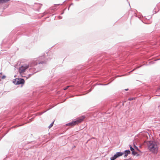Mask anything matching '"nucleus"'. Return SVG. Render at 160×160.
<instances>
[{"label": "nucleus", "instance_id": "nucleus-6", "mask_svg": "<svg viewBox=\"0 0 160 160\" xmlns=\"http://www.w3.org/2000/svg\"><path fill=\"white\" fill-rule=\"evenodd\" d=\"M76 125V124L75 121L66 124V125L67 126H74Z\"/></svg>", "mask_w": 160, "mask_h": 160}, {"label": "nucleus", "instance_id": "nucleus-4", "mask_svg": "<svg viewBox=\"0 0 160 160\" xmlns=\"http://www.w3.org/2000/svg\"><path fill=\"white\" fill-rule=\"evenodd\" d=\"M123 154V153L121 152H117L112 157L110 158V160H115L118 157L122 156Z\"/></svg>", "mask_w": 160, "mask_h": 160}, {"label": "nucleus", "instance_id": "nucleus-1", "mask_svg": "<svg viewBox=\"0 0 160 160\" xmlns=\"http://www.w3.org/2000/svg\"><path fill=\"white\" fill-rule=\"evenodd\" d=\"M149 151L154 153H157L158 152V143L154 141H150L147 143Z\"/></svg>", "mask_w": 160, "mask_h": 160}, {"label": "nucleus", "instance_id": "nucleus-10", "mask_svg": "<svg viewBox=\"0 0 160 160\" xmlns=\"http://www.w3.org/2000/svg\"><path fill=\"white\" fill-rule=\"evenodd\" d=\"M10 0H0V4L5 3Z\"/></svg>", "mask_w": 160, "mask_h": 160}, {"label": "nucleus", "instance_id": "nucleus-7", "mask_svg": "<svg viewBox=\"0 0 160 160\" xmlns=\"http://www.w3.org/2000/svg\"><path fill=\"white\" fill-rule=\"evenodd\" d=\"M130 150L132 152V154L134 155H136L137 154V153L135 152L134 149L133 148L131 145L130 146Z\"/></svg>", "mask_w": 160, "mask_h": 160}, {"label": "nucleus", "instance_id": "nucleus-2", "mask_svg": "<svg viewBox=\"0 0 160 160\" xmlns=\"http://www.w3.org/2000/svg\"><path fill=\"white\" fill-rule=\"evenodd\" d=\"M29 66H31V65H29V64H24L20 67L19 72L20 75H22V74L24 73L26 70L28 68Z\"/></svg>", "mask_w": 160, "mask_h": 160}, {"label": "nucleus", "instance_id": "nucleus-9", "mask_svg": "<svg viewBox=\"0 0 160 160\" xmlns=\"http://www.w3.org/2000/svg\"><path fill=\"white\" fill-rule=\"evenodd\" d=\"M10 0H0V4L5 3Z\"/></svg>", "mask_w": 160, "mask_h": 160}, {"label": "nucleus", "instance_id": "nucleus-13", "mask_svg": "<svg viewBox=\"0 0 160 160\" xmlns=\"http://www.w3.org/2000/svg\"><path fill=\"white\" fill-rule=\"evenodd\" d=\"M133 99H134V98H129V99H128V100H133Z\"/></svg>", "mask_w": 160, "mask_h": 160}, {"label": "nucleus", "instance_id": "nucleus-12", "mask_svg": "<svg viewBox=\"0 0 160 160\" xmlns=\"http://www.w3.org/2000/svg\"><path fill=\"white\" fill-rule=\"evenodd\" d=\"M71 86H67L66 88H63V90H67L68 88H69Z\"/></svg>", "mask_w": 160, "mask_h": 160}, {"label": "nucleus", "instance_id": "nucleus-11", "mask_svg": "<svg viewBox=\"0 0 160 160\" xmlns=\"http://www.w3.org/2000/svg\"><path fill=\"white\" fill-rule=\"evenodd\" d=\"M54 123V122H53L52 123H51L50 125L48 126V128L50 129V128L53 125Z\"/></svg>", "mask_w": 160, "mask_h": 160}, {"label": "nucleus", "instance_id": "nucleus-15", "mask_svg": "<svg viewBox=\"0 0 160 160\" xmlns=\"http://www.w3.org/2000/svg\"><path fill=\"white\" fill-rule=\"evenodd\" d=\"M128 90V89H125V90H126V91H127Z\"/></svg>", "mask_w": 160, "mask_h": 160}, {"label": "nucleus", "instance_id": "nucleus-14", "mask_svg": "<svg viewBox=\"0 0 160 160\" xmlns=\"http://www.w3.org/2000/svg\"><path fill=\"white\" fill-rule=\"evenodd\" d=\"M5 77H5V76H2V79H4V78H5Z\"/></svg>", "mask_w": 160, "mask_h": 160}, {"label": "nucleus", "instance_id": "nucleus-3", "mask_svg": "<svg viewBox=\"0 0 160 160\" xmlns=\"http://www.w3.org/2000/svg\"><path fill=\"white\" fill-rule=\"evenodd\" d=\"M25 81L23 79L19 78H16L14 79L13 82L15 84H23Z\"/></svg>", "mask_w": 160, "mask_h": 160}, {"label": "nucleus", "instance_id": "nucleus-5", "mask_svg": "<svg viewBox=\"0 0 160 160\" xmlns=\"http://www.w3.org/2000/svg\"><path fill=\"white\" fill-rule=\"evenodd\" d=\"M85 117L84 116H82L77 118V120L75 121L76 122V124H78V123H81L85 119Z\"/></svg>", "mask_w": 160, "mask_h": 160}, {"label": "nucleus", "instance_id": "nucleus-8", "mask_svg": "<svg viewBox=\"0 0 160 160\" xmlns=\"http://www.w3.org/2000/svg\"><path fill=\"white\" fill-rule=\"evenodd\" d=\"M130 151L128 150H125L124 152V157H126L128 155V154H130Z\"/></svg>", "mask_w": 160, "mask_h": 160}]
</instances>
